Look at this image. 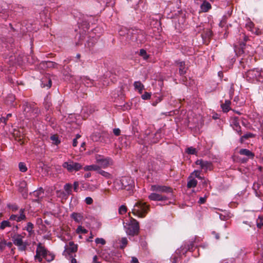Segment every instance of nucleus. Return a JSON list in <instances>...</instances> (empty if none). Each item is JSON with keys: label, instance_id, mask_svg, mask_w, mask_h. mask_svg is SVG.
<instances>
[{"label": "nucleus", "instance_id": "obj_64", "mask_svg": "<svg viewBox=\"0 0 263 263\" xmlns=\"http://www.w3.org/2000/svg\"><path fill=\"white\" fill-rule=\"evenodd\" d=\"M219 77L221 78L223 77V73L222 72L219 71L218 73Z\"/></svg>", "mask_w": 263, "mask_h": 263}, {"label": "nucleus", "instance_id": "obj_2", "mask_svg": "<svg viewBox=\"0 0 263 263\" xmlns=\"http://www.w3.org/2000/svg\"><path fill=\"white\" fill-rule=\"evenodd\" d=\"M125 232L128 235L135 236L138 235L139 231V222L131 217L130 221L124 226Z\"/></svg>", "mask_w": 263, "mask_h": 263}, {"label": "nucleus", "instance_id": "obj_12", "mask_svg": "<svg viewBox=\"0 0 263 263\" xmlns=\"http://www.w3.org/2000/svg\"><path fill=\"white\" fill-rule=\"evenodd\" d=\"M148 198L153 201H164L167 199L166 196L155 192L152 193L148 196Z\"/></svg>", "mask_w": 263, "mask_h": 263}, {"label": "nucleus", "instance_id": "obj_62", "mask_svg": "<svg viewBox=\"0 0 263 263\" xmlns=\"http://www.w3.org/2000/svg\"><path fill=\"white\" fill-rule=\"evenodd\" d=\"M91 176V174L90 173H86L85 175H84V177L85 178H89Z\"/></svg>", "mask_w": 263, "mask_h": 263}, {"label": "nucleus", "instance_id": "obj_63", "mask_svg": "<svg viewBox=\"0 0 263 263\" xmlns=\"http://www.w3.org/2000/svg\"><path fill=\"white\" fill-rule=\"evenodd\" d=\"M161 100L160 99H158V100L157 102H153L152 103V105L153 106H156L157 105V104L158 103V102H160Z\"/></svg>", "mask_w": 263, "mask_h": 263}, {"label": "nucleus", "instance_id": "obj_45", "mask_svg": "<svg viewBox=\"0 0 263 263\" xmlns=\"http://www.w3.org/2000/svg\"><path fill=\"white\" fill-rule=\"evenodd\" d=\"M43 64H46V66L48 68L54 67L57 65L56 63L51 61L46 62V63H43Z\"/></svg>", "mask_w": 263, "mask_h": 263}, {"label": "nucleus", "instance_id": "obj_37", "mask_svg": "<svg viewBox=\"0 0 263 263\" xmlns=\"http://www.w3.org/2000/svg\"><path fill=\"white\" fill-rule=\"evenodd\" d=\"M127 207L125 205H121L119 208V213L120 215H123L127 212Z\"/></svg>", "mask_w": 263, "mask_h": 263}, {"label": "nucleus", "instance_id": "obj_10", "mask_svg": "<svg viewBox=\"0 0 263 263\" xmlns=\"http://www.w3.org/2000/svg\"><path fill=\"white\" fill-rule=\"evenodd\" d=\"M230 125L239 135H241L242 134V132L240 129V126L239 125V122L238 117H233L231 118Z\"/></svg>", "mask_w": 263, "mask_h": 263}, {"label": "nucleus", "instance_id": "obj_29", "mask_svg": "<svg viewBox=\"0 0 263 263\" xmlns=\"http://www.w3.org/2000/svg\"><path fill=\"white\" fill-rule=\"evenodd\" d=\"M101 4H104L106 6H112L115 4V0H100Z\"/></svg>", "mask_w": 263, "mask_h": 263}, {"label": "nucleus", "instance_id": "obj_60", "mask_svg": "<svg viewBox=\"0 0 263 263\" xmlns=\"http://www.w3.org/2000/svg\"><path fill=\"white\" fill-rule=\"evenodd\" d=\"M89 80V79L88 78H87V77H82L81 78V81H88Z\"/></svg>", "mask_w": 263, "mask_h": 263}, {"label": "nucleus", "instance_id": "obj_27", "mask_svg": "<svg viewBox=\"0 0 263 263\" xmlns=\"http://www.w3.org/2000/svg\"><path fill=\"white\" fill-rule=\"evenodd\" d=\"M47 261L50 262L53 260L54 258V255L49 252L47 251L44 257Z\"/></svg>", "mask_w": 263, "mask_h": 263}, {"label": "nucleus", "instance_id": "obj_24", "mask_svg": "<svg viewBox=\"0 0 263 263\" xmlns=\"http://www.w3.org/2000/svg\"><path fill=\"white\" fill-rule=\"evenodd\" d=\"M100 167L98 165L92 164L90 165H86L84 167V170L85 171H98L100 170Z\"/></svg>", "mask_w": 263, "mask_h": 263}, {"label": "nucleus", "instance_id": "obj_49", "mask_svg": "<svg viewBox=\"0 0 263 263\" xmlns=\"http://www.w3.org/2000/svg\"><path fill=\"white\" fill-rule=\"evenodd\" d=\"M80 135H77V136H76V138L75 139H73V143H72V145L74 146V147H76L77 146V144H78V142H77V139L78 138H79L80 137Z\"/></svg>", "mask_w": 263, "mask_h": 263}, {"label": "nucleus", "instance_id": "obj_47", "mask_svg": "<svg viewBox=\"0 0 263 263\" xmlns=\"http://www.w3.org/2000/svg\"><path fill=\"white\" fill-rule=\"evenodd\" d=\"M85 201L86 202V203L87 204H91L93 202V200L92 199V198L90 197H87L85 198Z\"/></svg>", "mask_w": 263, "mask_h": 263}, {"label": "nucleus", "instance_id": "obj_20", "mask_svg": "<svg viewBox=\"0 0 263 263\" xmlns=\"http://www.w3.org/2000/svg\"><path fill=\"white\" fill-rule=\"evenodd\" d=\"M177 66L179 67V72L181 74L186 72L187 67L185 65L184 62H179L177 63Z\"/></svg>", "mask_w": 263, "mask_h": 263}, {"label": "nucleus", "instance_id": "obj_58", "mask_svg": "<svg viewBox=\"0 0 263 263\" xmlns=\"http://www.w3.org/2000/svg\"><path fill=\"white\" fill-rule=\"evenodd\" d=\"M98 257L97 255H95L93 257V263H101L100 261L98 260Z\"/></svg>", "mask_w": 263, "mask_h": 263}, {"label": "nucleus", "instance_id": "obj_14", "mask_svg": "<svg viewBox=\"0 0 263 263\" xmlns=\"http://www.w3.org/2000/svg\"><path fill=\"white\" fill-rule=\"evenodd\" d=\"M26 218V216L24 214V209H21L20 211V215H11L10 217V219L11 220H15L17 222L24 220Z\"/></svg>", "mask_w": 263, "mask_h": 263}, {"label": "nucleus", "instance_id": "obj_42", "mask_svg": "<svg viewBox=\"0 0 263 263\" xmlns=\"http://www.w3.org/2000/svg\"><path fill=\"white\" fill-rule=\"evenodd\" d=\"M193 175L195 176L196 177H197V178L199 179H202V178L200 176V171H197V170H195L191 174L190 176H192Z\"/></svg>", "mask_w": 263, "mask_h": 263}, {"label": "nucleus", "instance_id": "obj_48", "mask_svg": "<svg viewBox=\"0 0 263 263\" xmlns=\"http://www.w3.org/2000/svg\"><path fill=\"white\" fill-rule=\"evenodd\" d=\"M246 27L249 29L251 31L254 32L252 29L254 27V24L251 22H249L246 24Z\"/></svg>", "mask_w": 263, "mask_h": 263}, {"label": "nucleus", "instance_id": "obj_22", "mask_svg": "<svg viewBox=\"0 0 263 263\" xmlns=\"http://www.w3.org/2000/svg\"><path fill=\"white\" fill-rule=\"evenodd\" d=\"M114 188L116 190H123V187L122 184V178L120 179H116L114 182Z\"/></svg>", "mask_w": 263, "mask_h": 263}, {"label": "nucleus", "instance_id": "obj_38", "mask_svg": "<svg viewBox=\"0 0 263 263\" xmlns=\"http://www.w3.org/2000/svg\"><path fill=\"white\" fill-rule=\"evenodd\" d=\"M87 232L88 231L86 229H84L81 226H79L76 230V232L78 234H86Z\"/></svg>", "mask_w": 263, "mask_h": 263}, {"label": "nucleus", "instance_id": "obj_30", "mask_svg": "<svg viewBox=\"0 0 263 263\" xmlns=\"http://www.w3.org/2000/svg\"><path fill=\"white\" fill-rule=\"evenodd\" d=\"M11 227L10 223L8 220H4L0 224V229L4 230L6 227Z\"/></svg>", "mask_w": 263, "mask_h": 263}, {"label": "nucleus", "instance_id": "obj_4", "mask_svg": "<svg viewBox=\"0 0 263 263\" xmlns=\"http://www.w3.org/2000/svg\"><path fill=\"white\" fill-rule=\"evenodd\" d=\"M62 166L69 172L79 171L83 167V165L81 164L74 162L71 160H69L68 161L64 162Z\"/></svg>", "mask_w": 263, "mask_h": 263}, {"label": "nucleus", "instance_id": "obj_40", "mask_svg": "<svg viewBox=\"0 0 263 263\" xmlns=\"http://www.w3.org/2000/svg\"><path fill=\"white\" fill-rule=\"evenodd\" d=\"M18 167L20 171L25 172L27 170V168L25 164L23 162H20L18 164Z\"/></svg>", "mask_w": 263, "mask_h": 263}, {"label": "nucleus", "instance_id": "obj_11", "mask_svg": "<svg viewBox=\"0 0 263 263\" xmlns=\"http://www.w3.org/2000/svg\"><path fill=\"white\" fill-rule=\"evenodd\" d=\"M195 163L200 166L201 169L203 170L204 171L211 170L212 169V163L209 161H204L202 159L197 160Z\"/></svg>", "mask_w": 263, "mask_h": 263}, {"label": "nucleus", "instance_id": "obj_21", "mask_svg": "<svg viewBox=\"0 0 263 263\" xmlns=\"http://www.w3.org/2000/svg\"><path fill=\"white\" fill-rule=\"evenodd\" d=\"M200 9L202 12H205L211 9V5L207 1H204L200 6Z\"/></svg>", "mask_w": 263, "mask_h": 263}, {"label": "nucleus", "instance_id": "obj_41", "mask_svg": "<svg viewBox=\"0 0 263 263\" xmlns=\"http://www.w3.org/2000/svg\"><path fill=\"white\" fill-rule=\"evenodd\" d=\"M95 242L97 244H101L102 245H104L106 243V241L102 238H97L95 239Z\"/></svg>", "mask_w": 263, "mask_h": 263}, {"label": "nucleus", "instance_id": "obj_1", "mask_svg": "<svg viewBox=\"0 0 263 263\" xmlns=\"http://www.w3.org/2000/svg\"><path fill=\"white\" fill-rule=\"evenodd\" d=\"M149 205L146 203L142 201H138L135 203L132 210V213L136 216L140 218H143L148 213Z\"/></svg>", "mask_w": 263, "mask_h": 263}, {"label": "nucleus", "instance_id": "obj_57", "mask_svg": "<svg viewBox=\"0 0 263 263\" xmlns=\"http://www.w3.org/2000/svg\"><path fill=\"white\" fill-rule=\"evenodd\" d=\"M67 258H69L71 259V263H77V260L72 257V255L68 256Z\"/></svg>", "mask_w": 263, "mask_h": 263}, {"label": "nucleus", "instance_id": "obj_8", "mask_svg": "<svg viewBox=\"0 0 263 263\" xmlns=\"http://www.w3.org/2000/svg\"><path fill=\"white\" fill-rule=\"evenodd\" d=\"M78 251V245L74 243L73 241H70L68 245L65 246V250L63 254L66 257L72 255V253H76Z\"/></svg>", "mask_w": 263, "mask_h": 263}, {"label": "nucleus", "instance_id": "obj_44", "mask_svg": "<svg viewBox=\"0 0 263 263\" xmlns=\"http://www.w3.org/2000/svg\"><path fill=\"white\" fill-rule=\"evenodd\" d=\"M151 95L150 93L145 92L143 95L141 96V98L143 100H148L151 98Z\"/></svg>", "mask_w": 263, "mask_h": 263}, {"label": "nucleus", "instance_id": "obj_52", "mask_svg": "<svg viewBox=\"0 0 263 263\" xmlns=\"http://www.w3.org/2000/svg\"><path fill=\"white\" fill-rule=\"evenodd\" d=\"M42 256L40 255H38V254H37L36 253V254L34 256V258H35V260H37L40 262H41L42 261Z\"/></svg>", "mask_w": 263, "mask_h": 263}, {"label": "nucleus", "instance_id": "obj_46", "mask_svg": "<svg viewBox=\"0 0 263 263\" xmlns=\"http://www.w3.org/2000/svg\"><path fill=\"white\" fill-rule=\"evenodd\" d=\"M140 55L142 56L144 59H147L148 58L146 52L144 49H141L140 50Z\"/></svg>", "mask_w": 263, "mask_h": 263}, {"label": "nucleus", "instance_id": "obj_61", "mask_svg": "<svg viewBox=\"0 0 263 263\" xmlns=\"http://www.w3.org/2000/svg\"><path fill=\"white\" fill-rule=\"evenodd\" d=\"M6 119L5 118H0V124L2 122L5 123L6 122Z\"/></svg>", "mask_w": 263, "mask_h": 263}, {"label": "nucleus", "instance_id": "obj_26", "mask_svg": "<svg viewBox=\"0 0 263 263\" xmlns=\"http://www.w3.org/2000/svg\"><path fill=\"white\" fill-rule=\"evenodd\" d=\"M255 137V135L251 133H248L243 136H241L240 138V142L242 143L245 139H247L250 138H253Z\"/></svg>", "mask_w": 263, "mask_h": 263}, {"label": "nucleus", "instance_id": "obj_6", "mask_svg": "<svg viewBox=\"0 0 263 263\" xmlns=\"http://www.w3.org/2000/svg\"><path fill=\"white\" fill-rule=\"evenodd\" d=\"M96 162L101 167L105 168L109 166L113 165L114 161L111 158L109 157H104L101 156H98L96 158Z\"/></svg>", "mask_w": 263, "mask_h": 263}, {"label": "nucleus", "instance_id": "obj_50", "mask_svg": "<svg viewBox=\"0 0 263 263\" xmlns=\"http://www.w3.org/2000/svg\"><path fill=\"white\" fill-rule=\"evenodd\" d=\"M51 84L52 83H42L41 87L45 88L46 87L47 89H49L51 87Z\"/></svg>", "mask_w": 263, "mask_h": 263}, {"label": "nucleus", "instance_id": "obj_7", "mask_svg": "<svg viewBox=\"0 0 263 263\" xmlns=\"http://www.w3.org/2000/svg\"><path fill=\"white\" fill-rule=\"evenodd\" d=\"M151 191L157 192L161 194L164 193H172L173 192V189L171 187L165 185H160L158 184L152 185Z\"/></svg>", "mask_w": 263, "mask_h": 263}, {"label": "nucleus", "instance_id": "obj_31", "mask_svg": "<svg viewBox=\"0 0 263 263\" xmlns=\"http://www.w3.org/2000/svg\"><path fill=\"white\" fill-rule=\"evenodd\" d=\"M256 225L257 227L259 229H260L263 226V217L261 216H259L257 219H256Z\"/></svg>", "mask_w": 263, "mask_h": 263}, {"label": "nucleus", "instance_id": "obj_59", "mask_svg": "<svg viewBox=\"0 0 263 263\" xmlns=\"http://www.w3.org/2000/svg\"><path fill=\"white\" fill-rule=\"evenodd\" d=\"M206 198L203 197H200L199 200V203L200 204H203L205 202Z\"/></svg>", "mask_w": 263, "mask_h": 263}, {"label": "nucleus", "instance_id": "obj_16", "mask_svg": "<svg viewBox=\"0 0 263 263\" xmlns=\"http://www.w3.org/2000/svg\"><path fill=\"white\" fill-rule=\"evenodd\" d=\"M48 251L44 247L42 246L41 243H39L37 245L36 253L42 256V257H44L45 254L47 253Z\"/></svg>", "mask_w": 263, "mask_h": 263}, {"label": "nucleus", "instance_id": "obj_56", "mask_svg": "<svg viewBox=\"0 0 263 263\" xmlns=\"http://www.w3.org/2000/svg\"><path fill=\"white\" fill-rule=\"evenodd\" d=\"M131 263H139L138 259L136 257L132 258Z\"/></svg>", "mask_w": 263, "mask_h": 263}, {"label": "nucleus", "instance_id": "obj_25", "mask_svg": "<svg viewBox=\"0 0 263 263\" xmlns=\"http://www.w3.org/2000/svg\"><path fill=\"white\" fill-rule=\"evenodd\" d=\"M18 186L22 192L24 191L27 188V182L26 181L22 180L19 182Z\"/></svg>", "mask_w": 263, "mask_h": 263}, {"label": "nucleus", "instance_id": "obj_35", "mask_svg": "<svg viewBox=\"0 0 263 263\" xmlns=\"http://www.w3.org/2000/svg\"><path fill=\"white\" fill-rule=\"evenodd\" d=\"M186 152L188 154H191V155H197V151L196 149L193 147H188L186 149Z\"/></svg>", "mask_w": 263, "mask_h": 263}, {"label": "nucleus", "instance_id": "obj_34", "mask_svg": "<svg viewBox=\"0 0 263 263\" xmlns=\"http://www.w3.org/2000/svg\"><path fill=\"white\" fill-rule=\"evenodd\" d=\"M23 107H24V111L26 112V113L31 111V110H32L31 104H29L27 102H26L23 105Z\"/></svg>", "mask_w": 263, "mask_h": 263}, {"label": "nucleus", "instance_id": "obj_9", "mask_svg": "<svg viewBox=\"0 0 263 263\" xmlns=\"http://www.w3.org/2000/svg\"><path fill=\"white\" fill-rule=\"evenodd\" d=\"M122 184L123 189L127 191H130L135 186L134 180L129 177H122Z\"/></svg>", "mask_w": 263, "mask_h": 263}, {"label": "nucleus", "instance_id": "obj_23", "mask_svg": "<svg viewBox=\"0 0 263 263\" xmlns=\"http://www.w3.org/2000/svg\"><path fill=\"white\" fill-rule=\"evenodd\" d=\"M230 104L231 101L229 100H227L225 101L224 103H223L221 105V107L223 111L225 112H228L230 110Z\"/></svg>", "mask_w": 263, "mask_h": 263}, {"label": "nucleus", "instance_id": "obj_13", "mask_svg": "<svg viewBox=\"0 0 263 263\" xmlns=\"http://www.w3.org/2000/svg\"><path fill=\"white\" fill-rule=\"evenodd\" d=\"M195 241V238L193 239L188 242H185V243L180 247V250L182 253H185L187 251H190L194 247Z\"/></svg>", "mask_w": 263, "mask_h": 263}, {"label": "nucleus", "instance_id": "obj_32", "mask_svg": "<svg viewBox=\"0 0 263 263\" xmlns=\"http://www.w3.org/2000/svg\"><path fill=\"white\" fill-rule=\"evenodd\" d=\"M134 86L135 89L138 90L140 93H142L143 89H144L142 83H134Z\"/></svg>", "mask_w": 263, "mask_h": 263}, {"label": "nucleus", "instance_id": "obj_28", "mask_svg": "<svg viewBox=\"0 0 263 263\" xmlns=\"http://www.w3.org/2000/svg\"><path fill=\"white\" fill-rule=\"evenodd\" d=\"M50 139L52 141V143L57 145L61 142L60 140L59 139L58 136L56 135L51 136L50 137Z\"/></svg>", "mask_w": 263, "mask_h": 263}, {"label": "nucleus", "instance_id": "obj_36", "mask_svg": "<svg viewBox=\"0 0 263 263\" xmlns=\"http://www.w3.org/2000/svg\"><path fill=\"white\" fill-rule=\"evenodd\" d=\"M121 245L120 248H124L127 245L128 240L126 237H122L120 240Z\"/></svg>", "mask_w": 263, "mask_h": 263}, {"label": "nucleus", "instance_id": "obj_18", "mask_svg": "<svg viewBox=\"0 0 263 263\" xmlns=\"http://www.w3.org/2000/svg\"><path fill=\"white\" fill-rule=\"evenodd\" d=\"M240 155H245L249 158L253 159L254 157V154L252 152L247 149H241L239 151Z\"/></svg>", "mask_w": 263, "mask_h": 263}, {"label": "nucleus", "instance_id": "obj_51", "mask_svg": "<svg viewBox=\"0 0 263 263\" xmlns=\"http://www.w3.org/2000/svg\"><path fill=\"white\" fill-rule=\"evenodd\" d=\"M6 241H2L0 242V249L3 250L4 249L6 246Z\"/></svg>", "mask_w": 263, "mask_h": 263}, {"label": "nucleus", "instance_id": "obj_39", "mask_svg": "<svg viewBox=\"0 0 263 263\" xmlns=\"http://www.w3.org/2000/svg\"><path fill=\"white\" fill-rule=\"evenodd\" d=\"M33 224L31 222H28L26 230L29 232V234L31 235L33 232Z\"/></svg>", "mask_w": 263, "mask_h": 263}, {"label": "nucleus", "instance_id": "obj_15", "mask_svg": "<svg viewBox=\"0 0 263 263\" xmlns=\"http://www.w3.org/2000/svg\"><path fill=\"white\" fill-rule=\"evenodd\" d=\"M15 100V96L12 94H9L6 98L5 100V104L10 106H14L15 105L14 101Z\"/></svg>", "mask_w": 263, "mask_h": 263}, {"label": "nucleus", "instance_id": "obj_43", "mask_svg": "<svg viewBox=\"0 0 263 263\" xmlns=\"http://www.w3.org/2000/svg\"><path fill=\"white\" fill-rule=\"evenodd\" d=\"M64 189L68 194H69L71 191V185L69 183H67L64 185Z\"/></svg>", "mask_w": 263, "mask_h": 263}, {"label": "nucleus", "instance_id": "obj_3", "mask_svg": "<svg viewBox=\"0 0 263 263\" xmlns=\"http://www.w3.org/2000/svg\"><path fill=\"white\" fill-rule=\"evenodd\" d=\"M25 236L26 233H22L20 234H15L12 237L13 243L22 251H25L28 245V243L26 241H23V238Z\"/></svg>", "mask_w": 263, "mask_h": 263}, {"label": "nucleus", "instance_id": "obj_5", "mask_svg": "<svg viewBox=\"0 0 263 263\" xmlns=\"http://www.w3.org/2000/svg\"><path fill=\"white\" fill-rule=\"evenodd\" d=\"M247 81H258L261 82L259 77H263V71H259L257 70L253 69L247 71L246 73Z\"/></svg>", "mask_w": 263, "mask_h": 263}, {"label": "nucleus", "instance_id": "obj_54", "mask_svg": "<svg viewBox=\"0 0 263 263\" xmlns=\"http://www.w3.org/2000/svg\"><path fill=\"white\" fill-rule=\"evenodd\" d=\"M79 183L78 182H74L73 183V188H74V191H76V192H77L78 191V188L79 187Z\"/></svg>", "mask_w": 263, "mask_h": 263}, {"label": "nucleus", "instance_id": "obj_17", "mask_svg": "<svg viewBox=\"0 0 263 263\" xmlns=\"http://www.w3.org/2000/svg\"><path fill=\"white\" fill-rule=\"evenodd\" d=\"M197 184V181L194 179L192 176H190L188 178L187 187L188 188L195 187Z\"/></svg>", "mask_w": 263, "mask_h": 263}, {"label": "nucleus", "instance_id": "obj_53", "mask_svg": "<svg viewBox=\"0 0 263 263\" xmlns=\"http://www.w3.org/2000/svg\"><path fill=\"white\" fill-rule=\"evenodd\" d=\"M120 132L119 128H115L113 130V133L116 136H119L120 135Z\"/></svg>", "mask_w": 263, "mask_h": 263}, {"label": "nucleus", "instance_id": "obj_55", "mask_svg": "<svg viewBox=\"0 0 263 263\" xmlns=\"http://www.w3.org/2000/svg\"><path fill=\"white\" fill-rule=\"evenodd\" d=\"M141 246L143 249H147V243L145 241H142L141 242Z\"/></svg>", "mask_w": 263, "mask_h": 263}, {"label": "nucleus", "instance_id": "obj_33", "mask_svg": "<svg viewBox=\"0 0 263 263\" xmlns=\"http://www.w3.org/2000/svg\"><path fill=\"white\" fill-rule=\"evenodd\" d=\"M98 173L99 174L104 176L106 178H110L111 177V174H110L109 173H108L106 171H104L103 170H102L100 168V170H99Z\"/></svg>", "mask_w": 263, "mask_h": 263}, {"label": "nucleus", "instance_id": "obj_19", "mask_svg": "<svg viewBox=\"0 0 263 263\" xmlns=\"http://www.w3.org/2000/svg\"><path fill=\"white\" fill-rule=\"evenodd\" d=\"M70 216L77 222H81L83 218L82 214L75 212L72 213Z\"/></svg>", "mask_w": 263, "mask_h": 263}]
</instances>
